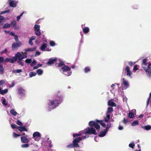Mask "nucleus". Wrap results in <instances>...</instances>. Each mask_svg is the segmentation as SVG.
I'll return each mask as SVG.
<instances>
[{
	"mask_svg": "<svg viewBox=\"0 0 151 151\" xmlns=\"http://www.w3.org/2000/svg\"><path fill=\"white\" fill-rule=\"evenodd\" d=\"M4 73V69L1 65H0V73L1 74H3Z\"/></svg>",
	"mask_w": 151,
	"mask_h": 151,
	"instance_id": "obj_29",
	"label": "nucleus"
},
{
	"mask_svg": "<svg viewBox=\"0 0 151 151\" xmlns=\"http://www.w3.org/2000/svg\"><path fill=\"white\" fill-rule=\"evenodd\" d=\"M11 24L13 27H15L17 24V23L15 21H13L11 22Z\"/></svg>",
	"mask_w": 151,
	"mask_h": 151,
	"instance_id": "obj_46",
	"label": "nucleus"
},
{
	"mask_svg": "<svg viewBox=\"0 0 151 151\" xmlns=\"http://www.w3.org/2000/svg\"><path fill=\"white\" fill-rule=\"evenodd\" d=\"M37 48L36 47H35L33 48H29L26 50V52H27L28 51H33L35 50Z\"/></svg>",
	"mask_w": 151,
	"mask_h": 151,
	"instance_id": "obj_31",
	"label": "nucleus"
},
{
	"mask_svg": "<svg viewBox=\"0 0 151 151\" xmlns=\"http://www.w3.org/2000/svg\"><path fill=\"white\" fill-rule=\"evenodd\" d=\"M125 70L126 72L127 75L130 78H132L131 75L132 74V73L131 71L130 70V68L129 66H127L125 68Z\"/></svg>",
	"mask_w": 151,
	"mask_h": 151,
	"instance_id": "obj_11",
	"label": "nucleus"
},
{
	"mask_svg": "<svg viewBox=\"0 0 151 151\" xmlns=\"http://www.w3.org/2000/svg\"><path fill=\"white\" fill-rule=\"evenodd\" d=\"M17 128L21 132L24 131L26 132L27 131V129L26 128V127L25 126L18 127H17Z\"/></svg>",
	"mask_w": 151,
	"mask_h": 151,
	"instance_id": "obj_17",
	"label": "nucleus"
},
{
	"mask_svg": "<svg viewBox=\"0 0 151 151\" xmlns=\"http://www.w3.org/2000/svg\"><path fill=\"white\" fill-rule=\"evenodd\" d=\"M123 122L124 123L126 124V123H128V121L127 119H126L125 118H124L123 121Z\"/></svg>",
	"mask_w": 151,
	"mask_h": 151,
	"instance_id": "obj_56",
	"label": "nucleus"
},
{
	"mask_svg": "<svg viewBox=\"0 0 151 151\" xmlns=\"http://www.w3.org/2000/svg\"><path fill=\"white\" fill-rule=\"evenodd\" d=\"M142 127L146 130H149L151 129V126L150 125H147L145 126H142Z\"/></svg>",
	"mask_w": 151,
	"mask_h": 151,
	"instance_id": "obj_23",
	"label": "nucleus"
},
{
	"mask_svg": "<svg viewBox=\"0 0 151 151\" xmlns=\"http://www.w3.org/2000/svg\"><path fill=\"white\" fill-rule=\"evenodd\" d=\"M41 135L40 133L38 132H34L33 134V138L36 141H39L40 139Z\"/></svg>",
	"mask_w": 151,
	"mask_h": 151,
	"instance_id": "obj_9",
	"label": "nucleus"
},
{
	"mask_svg": "<svg viewBox=\"0 0 151 151\" xmlns=\"http://www.w3.org/2000/svg\"><path fill=\"white\" fill-rule=\"evenodd\" d=\"M22 57L23 58V59L24 58H26L27 57V56L26 55L24 54H23L22 55Z\"/></svg>",
	"mask_w": 151,
	"mask_h": 151,
	"instance_id": "obj_61",
	"label": "nucleus"
},
{
	"mask_svg": "<svg viewBox=\"0 0 151 151\" xmlns=\"http://www.w3.org/2000/svg\"><path fill=\"white\" fill-rule=\"evenodd\" d=\"M17 59L16 56L13 57L12 59H11V62L12 63L15 62L17 60Z\"/></svg>",
	"mask_w": 151,
	"mask_h": 151,
	"instance_id": "obj_30",
	"label": "nucleus"
},
{
	"mask_svg": "<svg viewBox=\"0 0 151 151\" xmlns=\"http://www.w3.org/2000/svg\"><path fill=\"white\" fill-rule=\"evenodd\" d=\"M135 145L134 144V142H132L130 143L129 145V146L132 148H133Z\"/></svg>",
	"mask_w": 151,
	"mask_h": 151,
	"instance_id": "obj_43",
	"label": "nucleus"
},
{
	"mask_svg": "<svg viewBox=\"0 0 151 151\" xmlns=\"http://www.w3.org/2000/svg\"><path fill=\"white\" fill-rule=\"evenodd\" d=\"M49 44L52 47H54L56 45L55 42L52 41H50Z\"/></svg>",
	"mask_w": 151,
	"mask_h": 151,
	"instance_id": "obj_32",
	"label": "nucleus"
},
{
	"mask_svg": "<svg viewBox=\"0 0 151 151\" xmlns=\"http://www.w3.org/2000/svg\"><path fill=\"white\" fill-rule=\"evenodd\" d=\"M37 72L38 75H42L43 73V71L41 69H39L37 70Z\"/></svg>",
	"mask_w": 151,
	"mask_h": 151,
	"instance_id": "obj_25",
	"label": "nucleus"
},
{
	"mask_svg": "<svg viewBox=\"0 0 151 151\" xmlns=\"http://www.w3.org/2000/svg\"><path fill=\"white\" fill-rule=\"evenodd\" d=\"M42 66V64H38L37 66H35L33 67L34 69H37L38 68Z\"/></svg>",
	"mask_w": 151,
	"mask_h": 151,
	"instance_id": "obj_47",
	"label": "nucleus"
},
{
	"mask_svg": "<svg viewBox=\"0 0 151 151\" xmlns=\"http://www.w3.org/2000/svg\"><path fill=\"white\" fill-rule=\"evenodd\" d=\"M135 64V63L132 62L131 61H130L128 62V64L130 66H132Z\"/></svg>",
	"mask_w": 151,
	"mask_h": 151,
	"instance_id": "obj_52",
	"label": "nucleus"
},
{
	"mask_svg": "<svg viewBox=\"0 0 151 151\" xmlns=\"http://www.w3.org/2000/svg\"><path fill=\"white\" fill-rule=\"evenodd\" d=\"M10 113L12 114L15 116L17 114V113L15 111L14 109H12L10 111Z\"/></svg>",
	"mask_w": 151,
	"mask_h": 151,
	"instance_id": "obj_26",
	"label": "nucleus"
},
{
	"mask_svg": "<svg viewBox=\"0 0 151 151\" xmlns=\"http://www.w3.org/2000/svg\"><path fill=\"white\" fill-rule=\"evenodd\" d=\"M97 134L96 129L92 127H88L84 129L83 130L80 132L78 134L76 133L73 134L74 137H76L81 135L82 136V137L76 138L73 141V144L68 145V147H72L75 146L76 147H79L78 143L82 139H84L88 137V136L87 134Z\"/></svg>",
	"mask_w": 151,
	"mask_h": 151,
	"instance_id": "obj_1",
	"label": "nucleus"
},
{
	"mask_svg": "<svg viewBox=\"0 0 151 151\" xmlns=\"http://www.w3.org/2000/svg\"><path fill=\"white\" fill-rule=\"evenodd\" d=\"M111 124L110 123H106V127L105 129L104 130L101 131L99 135V137H103L105 136L109 130V129L111 127Z\"/></svg>",
	"mask_w": 151,
	"mask_h": 151,
	"instance_id": "obj_6",
	"label": "nucleus"
},
{
	"mask_svg": "<svg viewBox=\"0 0 151 151\" xmlns=\"http://www.w3.org/2000/svg\"><path fill=\"white\" fill-rule=\"evenodd\" d=\"M138 65H135L133 69V71L135 72L138 69L137 68Z\"/></svg>",
	"mask_w": 151,
	"mask_h": 151,
	"instance_id": "obj_40",
	"label": "nucleus"
},
{
	"mask_svg": "<svg viewBox=\"0 0 151 151\" xmlns=\"http://www.w3.org/2000/svg\"><path fill=\"white\" fill-rule=\"evenodd\" d=\"M21 42L19 41H18L16 42H14L12 45V47L13 49L19 47L22 45Z\"/></svg>",
	"mask_w": 151,
	"mask_h": 151,
	"instance_id": "obj_13",
	"label": "nucleus"
},
{
	"mask_svg": "<svg viewBox=\"0 0 151 151\" xmlns=\"http://www.w3.org/2000/svg\"><path fill=\"white\" fill-rule=\"evenodd\" d=\"M90 70V68L89 67H86L84 69V71L85 73H87Z\"/></svg>",
	"mask_w": 151,
	"mask_h": 151,
	"instance_id": "obj_34",
	"label": "nucleus"
},
{
	"mask_svg": "<svg viewBox=\"0 0 151 151\" xmlns=\"http://www.w3.org/2000/svg\"><path fill=\"white\" fill-rule=\"evenodd\" d=\"M108 104L109 106H116V104L114 102L112 99H111L109 101Z\"/></svg>",
	"mask_w": 151,
	"mask_h": 151,
	"instance_id": "obj_21",
	"label": "nucleus"
},
{
	"mask_svg": "<svg viewBox=\"0 0 151 151\" xmlns=\"http://www.w3.org/2000/svg\"><path fill=\"white\" fill-rule=\"evenodd\" d=\"M36 73L34 72H31L29 73V76L30 77H32L36 75Z\"/></svg>",
	"mask_w": 151,
	"mask_h": 151,
	"instance_id": "obj_28",
	"label": "nucleus"
},
{
	"mask_svg": "<svg viewBox=\"0 0 151 151\" xmlns=\"http://www.w3.org/2000/svg\"><path fill=\"white\" fill-rule=\"evenodd\" d=\"M129 117L131 118H132L134 117V114L132 112H130L129 113Z\"/></svg>",
	"mask_w": 151,
	"mask_h": 151,
	"instance_id": "obj_36",
	"label": "nucleus"
},
{
	"mask_svg": "<svg viewBox=\"0 0 151 151\" xmlns=\"http://www.w3.org/2000/svg\"><path fill=\"white\" fill-rule=\"evenodd\" d=\"M10 34L12 36H15V34L14 32H12L10 33Z\"/></svg>",
	"mask_w": 151,
	"mask_h": 151,
	"instance_id": "obj_63",
	"label": "nucleus"
},
{
	"mask_svg": "<svg viewBox=\"0 0 151 151\" xmlns=\"http://www.w3.org/2000/svg\"><path fill=\"white\" fill-rule=\"evenodd\" d=\"M83 31L84 33L86 34L89 32V29L88 27H85L83 29Z\"/></svg>",
	"mask_w": 151,
	"mask_h": 151,
	"instance_id": "obj_24",
	"label": "nucleus"
},
{
	"mask_svg": "<svg viewBox=\"0 0 151 151\" xmlns=\"http://www.w3.org/2000/svg\"><path fill=\"white\" fill-rule=\"evenodd\" d=\"M59 67H61L60 72L63 74L69 76L71 74L72 72L70 71V68L67 65H65L63 62H60L58 66Z\"/></svg>",
	"mask_w": 151,
	"mask_h": 151,
	"instance_id": "obj_5",
	"label": "nucleus"
},
{
	"mask_svg": "<svg viewBox=\"0 0 151 151\" xmlns=\"http://www.w3.org/2000/svg\"><path fill=\"white\" fill-rule=\"evenodd\" d=\"M9 12H10V10H9L7 11H4V12H1V14H3L5 13Z\"/></svg>",
	"mask_w": 151,
	"mask_h": 151,
	"instance_id": "obj_53",
	"label": "nucleus"
},
{
	"mask_svg": "<svg viewBox=\"0 0 151 151\" xmlns=\"http://www.w3.org/2000/svg\"><path fill=\"white\" fill-rule=\"evenodd\" d=\"M20 18L21 17L19 16H18L17 17V21H19V20L20 19Z\"/></svg>",
	"mask_w": 151,
	"mask_h": 151,
	"instance_id": "obj_62",
	"label": "nucleus"
},
{
	"mask_svg": "<svg viewBox=\"0 0 151 151\" xmlns=\"http://www.w3.org/2000/svg\"><path fill=\"white\" fill-rule=\"evenodd\" d=\"M41 53L39 51H36L35 54V56H37L39 55Z\"/></svg>",
	"mask_w": 151,
	"mask_h": 151,
	"instance_id": "obj_50",
	"label": "nucleus"
},
{
	"mask_svg": "<svg viewBox=\"0 0 151 151\" xmlns=\"http://www.w3.org/2000/svg\"><path fill=\"white\" fill-rule=\"evenodd\" d=\"M35 36H32L30 38L29 43L31 45H33V43L32 42V41L34 40L35 39Z\"/></svg>",
	"mask_w": 151,
	"mask_h": 151,
	"instance_id": "obj_22",
	"label": "nucleus"
},
{
	"mask_svg": "<svg viewBox=\"0 0 151 151\" xmlns=\"http://www.w3.org/2000/svg\"><path fill=\"white\" fill-rule=\"evenodd\" d=\"M121 87L123 90L126 89L129 87V83L128 81L124 78L122 80Z\"/></svg>",
	"mask_w": 151,
	"mask_h": 151,
	"instance_id": "obj_7",
	"label": "nucleus"
},
{
	"mask_svg": "<svg viewBox=\"0 0 151 151\" xmlns=\"http://www.w3.org/2000/svg\"><path fill=\"white\" fill-rule=\"evenodd\" d=\"M138 124V122L137 121H134L132 124V126H134Z\"/></svg>",
	"mask_w": 151,
	"mask_h": 151,
	"instance_id": "obj_37",
	"label": "nucleus"
},
{
	"mask_svg": "<svg viewBox=\"0 0 151 151\" xmlns=\"http://www.w3.org/2000/svg\"><path fill=\"white\" fill-rule=\"evenodd\" d=\"M5 62H11V58H6L5 60Z\"/></svg>",
	"mask_w": 151,
	"mask_h": 151,
	"instance_id": "obj_51",
	"label": "nucleus"
},
{
	"mask_svg": "<svg viewBox=\"0 0 151 151\" xmlns=\"http://www.w3.org/2000/svg\"><path fill=\"white\" fill-rule=\"evenodd\" d=\"M13 137L15 138H17V137L20 136L21 135L20 134H17L15 133V132H14L13 134Z\"/></svg>",
	"mask_w": 151,
	"mask_h": 151,
	"instance_id": "obj_42",
	"label": "nucleus"
},
{
	"mask_svg": "<svg viewBox=\"0 0 151 151\" xmlns=\"http://www.w3.org/2000/svg\"><path fill=\"white\" fill-rule=\"evenodd\" d=\"M12 72L13 73H20L22 72V70L21 69L14 70Z\"/></svg>",
	"mask_w": 151,
	"mask_h": 151,
	"instance_id": "obj_35",
	"label": "nucleus"
},
{
	"mask_svg": "<svg viewBox=\"0 0 151 151\" xmlns=\"http://www.w3.org/2000/svg\"><path fill=\"white\" fill-rule=\"evenodd\" d=\"M10 24H9L6 23L5 24L3 27V28H9L10 27Z\"/></svg>",
	"mask_w": 151,
	"mask_h": 151,
	"instance_id": "obj_33",
	"label": "nucleus"
},
{
	"mask_svg": "<svg viewBox=\"0 0 151 151\" xmlns=\"http://www.w3.org/2000/svg\"><path fill=\"white\" fill-rule=\"evenodd\" d=\"M113 111V109L112 107H109L108 108L107 112L106 113V116L104 118V121L103 120H97V121L100 122L101 125L103 127H105L106 126V123H110V122H113L114 120L111 117L110 118V112Z\"/></svg>",
	"mask_w": 151,
	"mask_h": 151,
	"instance_id": "obj_4",
	"label": "nucleus"
},
{
	"mask_svg": "<svg viewBox=\"0 0 151 151\" xmlns=\"http://www.w3.org/2000/svg\"><path fill=\"white\" fill-rule=\"evenodd\" d=\"M8 1L10 6L14 7L17 6L18 1L17 0H9Z\"/></svg>",
	"mask_w": 151,
	"mask_h": 151,
	"instance_id": "obj_12",
	"label": "nucleus"
},
{
	"mask_svg": "<svg viewBox=\"0 0 151 151\" xmlns=\"http://www.w3.org/2000/svg\"><path fill=\"white\" fill-rule=\"evenodd\" d=\"M142 66L145 71L147 76L150 77L151 76V59L148 61L147 58L143 60Z\"/></svg>",
	"mask_w": 151,
	"mask_h": 151,
	"instance_id": "obj_3",
	"label": "nucleus"
},
{
	"mask_svg": "<svg viewBox=\"0 0 151 151\" xmlns=\"http://www.w3.org/2000/svg\"><path fill=\"white\" fill-rule=\"evenodd\" d=\"M32 61V60L31 59H27L25 60V62L26 63H31Z\"/></svg>",
	"mask_w": 151,
	"mask_h": 151,
	"instance_id": "obj_49",
	"label": "nucleus"
},
{
	"mask_svg": "<svg viewBox=\"0 0 151 151\" xmlns=\"http://www.w3.org/2000/svg\"><path fill=\"white\" fill-rule=\"evenodd\" d=\"M47 41L45 40L40 48V49L43 51H50L51 50V49L49 47H47Z\"/></svg>",
	"mask_w": 151,
	"mask_h": 151,
	"instance_id": "obj_8",
	"label": "nucleus"
},
{
	"mask_svg": "<svg viewBox=\"0 0 151 151\" xmlns=\"http://www.w3.org/2000/svg\"><path fill=\"white\" fill-rule=\"evenodd\" d=\"M7 51V50L6 49H5L4 50V51L3 52H2V53H5V52H6Z\"/></svg>",
	"mask_w": 151,
	"mask_h": 151,
	"instance_id": "obj_64",
	"label": "nucleus"
},
{
	"mask_svg": "<svg viewBox=\"0 0 151 151\" xmlns=\"http://www.w3.org/2000/svg\"><path fill=\"white\" fill-rule=\"evenodd\" d=\"M17 124H18V125H19L21 126H22V125H23L22 123L19 120H17Z\"/></svg>",
	"mask_w": 151,
	"mask_h": 151,
	"instance_id": "obj_45",
	"label": "nucleus"
},
{
	"mask_svg": "<svg viewBox=\"0 0 151 151\" xmlns=\"http://www.w3.org/2000/svg\"><path fill=\"white\" fill-rule=\"evenodd\" d=\"M14 39L16 42H18V41H19L18 40V37L17 35H15Z\"/></svg>",
	"mask_w": 151,
	"mask_h": 151,
	"instance_id": "obj_55",
	"label": "nucleus"
},
{
	"mask_svg": "<svg viewBox=\"0 0 151 151\" xmlns=\"http://www.w3.org/2000/svg\"><path fill=\"white\" fill-rule=\"evenodd\" d=\"M94 140L96 142H98L99 140V137H96L94 138Z\"/></svg>",
	"mask_w": 151,
	"mask_h": 151,
	"instance_id": "obj_57",
	"label": "nucleus"
},
{
	"mask_svg": "<svg viewBox=\"0 0 151 151\" xmlns=\"http://www.w3.org/2000/svg\"><path fill=\"white\" fill-rule=\"evenodd\" d=\"M36 61L35 60H33L32 62L31 63L30 65L31 66H33L35 65L36 64Z\"/></svg>",
	"mask_w": 151,
	"mask_h": 151,
	"instance_id": "obj_44",
	"label": "nucleus"
},
{
	"mask_svg": "<svg viewBox=\"0 0 151 151\" xmlns=\"http://www.w3.org/2000/svg\"><path fill=\"white\" fill-rule=\"evenodd\" d=\"M21 140L23 143H27L29 141V140L27 138L26 136H23L21 137Z\"/></svg>",
	"mask_w": 151,
	"mask_h": 151,
	"instance_id": "obj_14",
	"label": "nucleus"
},
{
	"mask_svg": "<svg viewBox=\"0 0 151 151\" xmlns=\"http://www.w3.org/2000/svg\"><path fill=\"white\" fill-rule=\"evenodd\" d=\"M97 120H96V123L94 125V127L96 129V130L97 132L99 131L100 128V125L97 123L98 122L100 124V121L98 122L97 121ZM101 125V124H100Z\"/></svg>",
	"mask_w": 151,
	"mask_h": 151,
	"instance_id": "obj_16",
	"label": "nucleus"
},
{
	"mask_svg": "<svg viewBox=\"0 0 151 151\" xmlns=\"http://www.w3.org/2000/svg\"><path fill=\"white\" fill-rule=\"evenodd\" d=\"M4 60L3 57H0V63L2 62Z\"/></svg>",
	"mask_w": 151,
	"mask_h": 151,
	"instance_id": "obj_59",
	"label": "nucleus"
},
{
	"mask_svg": "<svg viewBox=\"0 0 151 151\" xmlns=\"http://www.w3.org/2000/svg\"><path fill=\"white\" fill-rule=\"evenodd\" d=\"M29 146L28 144H24L21 145V147L23 148H26L28 147Z\"/></svg>",
	"mask_w": 151,
	"mask_h": 151,
	"instance_id": "obj_39",
	"label": "nucleus"
},
{
	"mask_svg": "<svg viewBox=\"0 0 151 151\" xmlns=\"http://www.w3.org/2000/svg\"><path fill=\"white\" fill-rule=\"evenodd\" d=\"M16 56L17 58H18L19 60H20L23 59L22 57V55L21 53L19 52H18L16 55Z\"/></svg>",
	"mask_w": 151,
	"mask_h": 151,
	"instance_id": "obj_20",
	"label": "nucleus"
},
{
	"mask_svg": "<svg viewBox=\"0 0 151 151\" xmlns=\"http://www.w3.org/2000/svg\"><path fill=\"white\" fill-rule=\"evenodd\" d=\"M122 98L123 101L124 102H127V99L126 96H125L123 95Z\"/></svg>",
	"mask_w": 151,
	"mask_h": 151,
	"instance_id": "obj_48",
	"label": "nucleus"
},
{
	"mask_svg": "<svg viewBox=\"0 0 151 151\" xmlns=\"http://www.w3.org/2000/svg\"><path fill=\"white\" fill-rule=\"evenodd\" d=\"M47 142L45 141H43L42 142V145L44 146H47Z\"/></svg>",
	"mask_w": 151,
	"mask_h": 151,
	"instance_id": "obj_41",
	"label": "nucleus"
},
{
	"mask_svg": "<svg viewBox=\"0 0 151 151\" xmlns=\"http://www.w3.org/2000/svg\"><path fill=\"white\" fill-rule=\"evenodd\" d=\"M8 92V89H6L4 90H2L1 87H0V94L2 95H4L7 93Z\"/></svg>",
	"mask_w": 151,
	"mask_h": 151,
	"instance_id": "obj_19",
	"label": "nucleus"
},
{
	"mask_svg": "<svg viewBox=\"0 0 151 151\" xmlns=\"http://www.w3.org/2000/svg\"><path fill=\"white\" fill-rule=\"evenodd\" d=\"M40 27V26L37 24H35L34 26V29L35 33L37 36H40L41 35Z\"/></svg>",
	"mask_w": 151,
	"mask_h": 151,
	"instance_id": "obj_10",
	"label": "nucleus"
},
{
	"mask_svg": "<svg viewBox=\"0 0 151 151\" xmlns=\"http://www.w3.org/2000/svg\"><path fill=\"white\" fill-rule=\"evenodd\" d=\"M118 128L119 130H121L123 129V127L122 126H119Z\"/></svg>",
	"mask_w": 151,
	"mask_h": 151,
	"instance_id": "obj_60",
	"label": "nucleus"
},
{
	"mask_svg": "<svg viewBox=\"0 0 151 151\" xmlns=\"http://www.w3.org/2000/svg\"><path fill=\"white\" fill-rule=\"evenodd\" d=\"M18 93L21 96H23L25 94V90L21 88H19L18 90Z\"/></svg>",
	"mask_w": 151,
	"mask_h": 151,
	"instance_id": "obj_18",
	"label": "nucleus"
},
{
	"mask_svg": "<svg viewBox=\"0 0 151 151\" xmlns=\"http://www.w3.org/2000/svg\"><path fill=\"white\" fill-rule=\"evenodd\" d=\"M151 97V93L150 94V96H149V98L148 99L147 101V105L149 104V101Z\"/></svg>",
	"mask_w": 151,
	"mask_h": 151,
	"instance_id": "obj_58",
	"label": "nucleus"
},
{
	"mask_svg": "<svg viewBox=\"0 0 151 151\" xmlns=\"http://www.w3.org/2000/svg\"><path fill=\"white\" fill-rule=\"evenodd\" d=\"M96 122V121H91L89 123V125L91 127L94 126Z\"/></svg>",
	"mask_w": 151,
	"mask_h": 151,
	"instance_id": "obj_27",
	"label": "nucleus"
},
{
	"mask_svg": "<svg viewBox=\"0 0 151 151\" xmlns=\"http://www.w3.org/2000/svg\"><path fill=\"white\" fill-rule=\"evenodd\" d=\"M54 98V99L49 100L47 103L48 108L50 110L56 108L63 101V97L61 95H56Z\"/></svg>",
	"mask_w": 151,
	"mask_h": 151,
	"instance_id": "obj_2",
	"label": "nucleus"
},
{
	"mask_svg": "<svg viewBox=\"0 0 151 151\" xmlns=\"http://www.w3.org/2000/svg\"><path fill=\"white\" fill-rule=\"evenodd\" d=\"M57 61V59L56 58H51L49 59L48 60V62L47 63V64L49 65H50L51 64H53L55 62H56Z\"/></svg>",
	"mask_w": 151,
	"mask_h": 151,
	"instance_id": "obj_15",
	"label": "nucleus"
},
{
	"mask_svg": "<svg viewBox=\"0 0 151 151\" xmlns=\"http://www.w3.org/2000/svg\"><path fill=\"white\" fill-rule=\"evenodd\" d=\"M11 127L12 129H14L17 127V125L15 124H11Z\"/></svg>",
	"mask_w": 151,
	"mask_h": 151,
	"instance_id": "obj_54",
	"label": "nucleus"
},
{
	"mask_svg": "<svg viewBox=\"0 0 151 151\" xmlns=\"http://www.w3.org/2000/svg\"><path fill=\"white\" fill-rule=\"evenodd\" d=\"M2 103L5 106L7 105V103L5 99H4L2 100Z\"/></svg>",
	"mask_w": 151,
	"mask_h": 151,
	"instance_id": "obj_38",
	"label": "nucleus"
}]
</instances>
